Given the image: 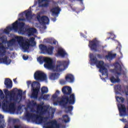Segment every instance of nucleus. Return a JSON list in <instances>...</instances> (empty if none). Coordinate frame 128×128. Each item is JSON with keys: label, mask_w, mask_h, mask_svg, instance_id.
I'll list each match as a JSON object with an SVG mask.
<instances>
[{"label": "nucleus", "mask_w": 128, "mask_h": 128, "mask_svg": "<svg viewBox=\"0 0 128 128\" xmlns=\"http://www.w3.org/2000/svg\"><path fill=\"white\" fill-rule=\"evenodd\" d=\"M72 88L70 86H64L62 88V92L64 94L61 98V101L60 102V106H62L66 110V112H72L74 110V106L68 104H74L76 103V96L74 94H72Z\"/></svg>", "instance_id": "1"}, {"label": "nucleus", "mask_w": 128, "mask_h": 128, "mask_svg": "<svg viewBox=\"0 0 128 128\" xmlns=\"http://www.w3.org/2000/svg\"><path fill=\"white\" fill-rule=\"evenodd\" d=\"M38 60L40 64H42L44 62H45L44 66L48 70H52L56 72H60L64 70V67L62 66L60 61H57L56 64L54 65L52 59L48 57L40 56L38 58Z\"/></svg>", "instance_id": "2"}, {"label": "nucleus", "mask_w": 128, "mask_h": 128, "mask_svg": "<svg viewBox=\"0 0 128 128\" xmlns=\"http://www.w3.org/2000/svg\"><path fill=\"white\" fill-rule=\"evenodd\" d=\"M0 40H2V42H0V56L2 58L6 56V50H8V48L10 46H12L14 44H16V38H12L9 41H8V38L6 36H3L0 38ZM8 46L6 47L4 46V44H6Z\"/></svg>", "instance_id": "3"}, {"label": "nucleus", "mask_w": 128, "mask_h": 128, "mask_svg": "<svg viewBox=\"0 0 128 128\" xmlns=\"http://www.w3.org/2000/svg\"><path fill=\"white\" fill-rule=\"evenodd\" d=\"M16 38L24 52H28L30 50V46H34L36 44V42H34L35 38L34 37L30 38L29 40L27 39L28 41L24 40L22 36H17Z\"/></svg>", "instance_id": "4"}, {"label": "nucleus", "mask_w": 128, "mask_h": 128, "mask_svg": "<svg viewBox=\"0 0 128 128\" xmlns=\"http://www.w3.org/2000/svg\"><path fill=\"white\" fill-rule=\"evenodd\" d=\"M114 69L112 70V72L114 73L115 76H112L110 78V80L112 84H116V82H120V76H126V72L124 71H122V66L120 64L118 63V62H116L114 64Z\"/></svg>", "instance_id": "5"}, {"label": "nucleus", "mask_w": 128, "mask_h": 128, "mask_svg": "<svg viewBox=\"0 0 128 128\" xmlns=\"http://www.w3.org/2000/svg\"><path fill=\"white\" fill-rule=\"evenodd\" d=\"M8 101L6 99H4L2 102V110L4 112H14L16 111V108H14V104L12 103L9 105V106H8Z\"/></svg>", "instance_id": "6"}, {"label": "nucleus", "mask_w": 128, "mask_h": 128, "mask_svg": "<svg viewBox=\"0 0 128 128\" xmlns=\"http://www.w3.org/2000/svg\"><path fill=\"white\" fill-rule=\"evenodd\" d=\"M96 66L98 68H99V71L101 74H102V76H106V78H108V68H106L104 66V62L102 60H98L96 64Z\"/></svg>", "instance_id": "7"}, {"label": "nucleus", "mask_w": 128, "mask_h": 128, "mask_svg": "<svg viewBox=\"0 0 128 128\" xmlns=\"http://www.w3.org/2000/svg\"><path fill=\"white\" fill-rule=\"evenodd\" d=\"M39 48L42 52V54H46L47 52L48 54L52 55L54 54V47L52 46H50L48 48V46H46L43 44H40L39 46Z\"/></svg>", "instance_id": "8"}, {"label": "nucleus", "mask_w": 128, "mask_h": 128, "mask_svg": "<svg viewBox=\"0 0 128 128\" xmlns=\"http://www.w3.org/2000/svg\"><path fill=\"white\" fill-rule=\"evenodd\" d=\"M36 82H34L31 84V86L32 88V93L31 94V98H34V100H38V92H40V88L36 87L34 88V86H36Z\"/></svg>", "instance_id": "9"}, {"label": "nucleus", "mask_w": 128, "mask_h": 128, "mask_svg": "<svg viewBox=\"0 0 128 128\" xmlns=\"http://www.w3.org/2000/svg\"><path fill=\"white\" fill-rule=\"evenodd\" d=\"M34 78L36 80H46V74L41 71H36L34 74Z\"/></svg>", "instance_id": "10"}, {"label": "nucleus", "mask_w": 128, "mask_h": 128, "mask_svg": "<svg viewBox=\"0 0 128 128\" xmlns=\"http://www.w3.org/2000/svg\"><path fill=\"white\" fill-rule=\"evenodd\" d=\"M36 18L40 24H50V19L46 16H42L40 18V14H38Z\"/></svg>", "instance_id": "11"}, {"label": "nucleus", "mask_w": 128, "mask_h": 128, "mask_svg": "<svg viewBox=\"0 0 128 128\" xmlns=\"http://www.w3.org/2000/svg\"><path fill=\"white\" fill-rule=\"evenodd\" d=\"M118 108L120 116H126V105L122 104H118Z\"/></svg>", "instance_id": "12"}, {"label": "nucleus", "mask_w": 128, "mask_h": 128, "mask_svg": "<svg viewBox=\"0 0 128 128\" xmlns=\"http://www.w3.org/2000/svg\"><path fill=\"white\" fill-rule=\"evenodd\" d=\"M18 30V20L16 21L14 23L12 24V26H8L4 30V32L6 34H10L11 30Z\"/></svg>", "instance_id": "13"}, {"label": "nucleus", "mask_w": 128, "mask_h": 128, "mask_svg": "<svg viewBox=\"0 0 128 128\" xmlns=\"http://www.w3.org/2000/svg\"><path fill=\"white\" fill-rule=\"evenodd\" d=\"M13 96L12 93L10 94V100H14V102H18V100L19 98L18 96H20V98H22V90H18V92L17 94V96Z\"/></svg>", "instance_id": "14"}, {"label": "nucleus", "mask_w": 128, "mask_h": 128, "mask_svg": "<svg viewBox=\"0 0 128 128\" xmlns=\"http://www.w3.org/2000/svg\"><path fill=\"white\" fill-rule=\"evenodd\" d=\"M88 46L91 50L94 52H98V41L96 39H94L92 40L89 41Z\"/></svg>", "instance_id": "15"}, {"label": "nucleus", "mask_w": 128, "mask_h": 128, "mask_svg": "<svg viewBox=\"0 0 128 128\" xmlns=\"http://www.w3.org/2000/svg\"><path fill=\"white\" fill-rule=\"evenodd\" d=\"M46 124L49 125L48 128H60V124H58L56 120L46 122Z\"/></svg>", "instance_id": "16"}, {"label": "nucleus", "mask_w": 128, "mask_h": 128, "mask_svg": "<svg viewBox=\"0 0 128 128\" xmlns=\"http://www.w3.org/2000/svg\"><path fill=\"white\" fill-rule=\"evenodd\" d=\"M62 9L60 7H55L50 10L53 16H58V14L60 13Z\"/></svg>", "instance_id": "17"}, {"label": "nucleus", "mask_w": 128, "mask_h": 128, "mask_svg": "<svg viewBox=\"0 0 128 128\" xmlns=\"http://www.w3.org/2000/svg\"><path fill=\"white\" fill-rule=\"evenodd\" d=\"M90 64L91 66H94V64H96L98 62V58H96V56H94V54H90Z\"/></svg>", "instance_id": "18"}, {"label": "nucleus", "mask_w": 128, "mask_h": 128, "mask_svg": "<svg viewBox=\"0 0 128 128\" xmlns=\"http://www.w3.org/2000/svg\"><path fill=\"white\" fill-rule=\"evenodd\" d=\"M4 84L6 88L10 90V88H12V81L9 78H6Z\"/></svg>", "instance_id": "19"}, {"label": "nucleus", "mask_w": 128, "mask_h": 128, "mask_svg": "<svg viewBox=\"0 0 128 128\" xmlns=\"http://www.w3.org/2000/svg\"><path fill=\"white\" fill-rule=\"evenodd\" d=\"M57 54L58 56H61V58H66V56H68V53L62 48L58 50Z\"/></svg>", "instance_id": "20"}, {"label": "nucleus", "mask_w": 128, "mask_h": 128, "mask_svg": "<svg viewBox=\"0 0 128 128\" xmlns=\"http://www.w3.org/2000/svg\"><path fill=\"white\" fill-rule=\"evenodd\" d=\"M44 120H48V118H44L40 115H38L35 122H36V124H42V122H46L44 121Z\"/></svg>", "instance_id": "21"}, {"label": "nucleus", "mask_w": 128, "mask_h": 128, "mask_svg": "<svg viewBox=\"0 0 128 128\" xmlns=\"http://www.w3.org/2000/svg\"><path fill=\"white\" fill-rule=\"evenodd\" d=\"M65 80L68 82H74V77L72 74H68L65 78Z\"/></svg>", "instance_id": "22"}, {"label": "nucleus", "mask_w": 128, "mask_h": 128, "mask_svg": "<svg viewBox=\"0 0 128 128\" xmlns=\"http://www.w3.org/2000/svg\"><path fill=\"white\" fill-rule=\"evenodd\" d=\"M26 32L28 36H34V34H36L37 30L34 28H30L27 29Z\"/></svg>", "instance_id": "23"}, {"label": "nucleus", "mask_w": 128, "mask_h": 128, "mask_svg": "<svg viewBox=\"0 0 128 128\" xmlns=\"http://www.w3.org/2000/svg\"><path fill=\"white\" fill-rule=\"evenodd\" d=\"M25 13L26 20L28 22H30L32 18V10H27L26 11Z\"/></svg>", "instance_id": "24"}, {"label": "nucleus", "mask_w": 128, "mask_h": 128, "mask_svg": "<svg viewBox=\"0 0 128 128\" xmlns=\"http://www.w3.org/2000/svg\"><path fill=\"white\" fill-rule=\"evenodd\" d=\"M44 2H46V3L42 4L41 6H42V8H48V2H50V0H38L39 4Z\"/></svg>", "instance_id": "25"}, {"label": "nucleus", "mask_w": 128, "mask_h": 128, "mask_svg": "<svg viewBox=\"0 0 128 128\" xmlns=\"http://www.w3.org/2000/svg\"><path fill=\"white\" fill-rule=\"evenodd\" d=\"M116 56V54H112L110 52H108V55L105 56V58L108 60H112V58H114Z\"/></svg>", "instance_id": "26"}, {"label": "nucleus", "mask_w": 128, "mask_h": 128, "mask_svg": "<svg viewBox=\"0 0 128 128\" xmlns=\"http://www.w3.org/2000/svg\"><path fill=\"white\" fill-rule=\"evenodd\" d=\"M114 90L116 92V94H120V92H122V86L118 84L116 85L114 87Z\"/></svg>", "instance_id": "27"}, {"label": "nucleus", "mask_w": 128, "mask_h": 128, "mask_svg": "<svg viewBox=\"0 0 128 128\" xmlns=\"http://www.w3.org/2000/svg\"><path fill=\"white\" fill-rule=\"evenodd\" d=\"M59 62H60L61 66H63V69H65L66 66H68L70 64L69 62L68 61H60L59 60Z\"/></svg>", "instance_id": "28"}, {"label": "nucleus", "mask_w": 128, "mask_h": 128, "mask_svg": "<svg viewBox=\"0 0 128 128\" xmlns=\"http://www.w3.org/2000/svg\"><path fill=\"white\" fill-rule=\"evenodd\" d=\"M116 100L118 102H121V104H124L126 101V99L123 97H120L118 96H116Z\"/></svg>", "instance_id": "29"}, {"label": "nucleus", "mask_w": 128, "mask_h": 128, "mask_svg": "<svg viewBox=\"0 0 128 128\" xmlns=\"http://www.w3.org/2000/svg\"><path fill=\"white\" fill-rule=\"evenodd\" d=\"M50 80H54L56 78H58V74L56 73H50L49 76Z\"/></svg>", "instance_id": "30"}, {"label": "nucleus", "mask_w": 128, "mask_h": 128, "mask_svg": "<svg viewBox=\"0 0 128 128\" xmlns=\"http://www.w3.org/2000/svg\"><path fill=\"white\" fill-rule=\"evenodd\" d=\"M48 88L47 87L43 86L41 88L42 94H48Z\"/></svg>", "instance_id": "31"}, {"label": "nucleus", "mask_w": 128, "mask_h": 128, "mask_svg": "<svg viewBox=\"0 0 128 128\" xmlns=\"http://www.w3.org/2000/svg\"><path fill=\"white\" fill-rule=\"evenodd\" d=\"M32 114L30 113V112H27L26 115V118L28 122H30V120H32Z\"/></svg>", "instance_id": "32"}, {"label": "nucleus", "mask_w": 128, "mask_h": 128, "mask_svg": "<svg viewBox=\"0 0 128 128\" xmlns=\"http://www.w3.org/2000/svg\"><path fill=\"white\" fill-rule=\"evenodd\" d=\"M26 24L21 22H18V28H24V26Z\"/></svg>", "instance_id": "33"}, {"label": "nucleus", "mask_w": 128, "mask_h": 128, "mask_svg": "<svg viewBox=\"0 0 128 128\" xmlns=\"http://www.w3.org/2000/svg\"><path fill=\"white\" fill-rule=\"evenodd\" d=\"M4 94L2 90H0V106H2V102L0 100H4Z\"/></svg>", "instance_id": "34"}, {"label": "nucleus", "mask_w": 128, "mask_h": 128, "mask_svg": "<svg viewBox=\"0 0 128 128\" xmlns=\"http://www.w3.org/2000/svg\"><path fill=\"white\" fill-rule=\"evenodd\" d=\"M58 94H60V90H56L55 94L52 96V98H53V100H56V98H58Z\"/></svg>", "instance_id": "35"}, {"label": "nucleus", "mask_w": 128, "mask_h": 128, "mask_svg": "<svg viewBox=\"0 0 128 128\" xmlns=\"http://www.w3.org/2000/svg\"><path fill=\"white\" fill-rule=\"evenodd\" d=\"M64 120V122L66 124V122H68L70 120V117H68V115H64L63 116Z\"/></svg>", "instance_id": "36"}, {"label": "nucleus", "mask_w": 128, "mask_h": 128, "mask_svg": "<svg viewBox=\"0 0 128 128\" xmlns=\"http://www.w3.org/2000/svg\"><path fill=\"white\" fill-rule=\"evenodd\" d=\"M43 108L44 107H42V104H38L37 106V112H42Z\"/></svg>", "instance_id": "37"}, {"label": "nucleus", "mask_w": 128, "mask_h": 128, "mask_svg": "<svg viewBox=\"0 0 128 128\" xmlns=\"http://www.w3.org/2000/svg\"><path fill=\"white\" fill-rule=\"evenodd\" d=\"M38 114H32V117L31 118L32 120V122H35L36 120V118H38Z\"/></svg>", "instance_id": "38"}, {"label": "nucleus", "mask_w": 128, "mask_h": 128, "mask_svg": "<svg viewBox=\"0 0 128 128\" xmlns=\"http://www.w3.org/2000/svg\"><path fill=\"white\" fill-rule=\"evenodd\" d=\"M24 28H19L18 32L21 34H24Z\"/></svg>", "instance_id": "39"}, {"label": "nucleus", "mask_w": 128, "mask_h": 128, "mask_svg": "<svg viewBox=\"0 0 128 128\" xmlns=\"http://www.w3.org/2000/svg\"><path fill=\"white\" fill-rule=\"evenodd\" d=\"M67 82H68V81H66V80H64L63 79L60 80V84H62V85L66 84Z\"/></svg>", "instance_id": "40"}, {"label": "nucleus", "mask_w": 128, "mask_h": 128, "mask_svg": "<svg viewBox=\"0 0 128 128\" xmlns=\"http://www.w3.org/2000/svg\"><path fill=\"white\" fill-rule=\"evenodd\" d=\"M97 58L100 60H102V58H104V55L102 54H97Z\"/></svg>", "instance_id": "41"}, {"label": "nucleus", "mask_w": 128, "mask_h": 128, "mask_svg": "<svg viewBox=\"0 0 128 128\" xmlns=\"http://www.w3.org/2000/svg\"><path fill=\"white\" fill-rule=\"evenodd\" d=\"M50 97L49 94H44L42 96L43 100H48V98Z\"/></svg>", "instance_id": "42"}, {"label": "nucleus", "mask_w": 128, "mask_h": 128, "mask_svg": "<svg viewBox=\"0 0 128 128\" xmlns=\"http://www.w3.org/2000/svg\"><path fill=\"white\" fill-rule=\"evenodd\" d=\"M31 106L34 107L36 106H37L36 102H35L34 100H32L31 102Z\"/></svg>", "instance_id": "43"}, {"label": "nucleus", "mask_w": 128, "mask_h": 128, "mask_svg": "<svg viewBox=\"0 0 128 128\" xmlns=\"http://www.w3.org/2000/svg\"><path fill=\"white\" fill-rule=\"evenodd\" d=\"M62 101V99H60V101H56L54 102V106H58V104H59V106H60V102Z\"/></svg>", "instance_id": "44"}, {"label": "nucleus", "mask_w": 128, "mask_h": 128, "mask_svg": "<svg viewBox=\"0 0 128 128\" xmlns=\"http://www.w3.org/2000/svg\"><path fill=\"white\" fill-rule=\"evenodd\" d=\"M4 92L6 96H8V94H10V91H8V89H4Z\"/></svg>", "instance_id": "45"}, {"label": "nucleus", "mask_w": 128, "mask_h": 128, "mask_svg": "<svg viewBox=\"0 0 128 128\" xmlns=\"http://www.w3.org/2000/svg\"><path fill=\"white\" fill-rule=\"evenodd\" d=\"M26 84H27V86H28V88H30V84H32V81L28 80V81H27Z\"/></svg>", "instance_id": "46"}, {"label": "nucleus", "mask_w": 128, "mask_h": 128, "mask_svg": "<svg viewBox=\"0 0 128 128\" xmlns=\"http://www.w3.org/2000/svg\"><path fill=\"white\" fill-rule=\"evenodd\" d=\"M22 58L24 60H26L28 58V56H25L24 55H23Z\"/></svg>", "instance_id": "47"}, {"label": "nucleus", "mask_w": 128, "mask_h": 128, "mask_svg": "<svg viewBox=\"0 0 128 128\" xmlns=\"http://www.w3.org/2000/svg\"><path fill=\"white\" fill-rule=\"evenodd\" d=\"M18 20H19V22H20V20H22L23 22H26V18H19L18 19Z\"/></svg>", "instance_id": "48"}, {"label": "nucleus", "mask_w": 128, "mask_h": 128, "mask_svg": "<svg viewBox=\"0 0 128 128\" xmlns=\"http://www.w3.org/2000/svg\"><path fill=\"white\" fill-rule=\"evenodd\" d=\"M19 17L20 18H24V13H20L19 14Z\"/></svg>", "instance_id": "49"}, {"label": "nucleus", "mask_w": 128, "mask_h": 128, "mask_svg": "<svg viewBox=\"0 0 128 128\" xmlns=\"http://www.w3.org/2000/svg\"><path fill=\"white\" fill-rule=\"evenodd\" d=\"M14 128H20V125H15Z\"/></svg>", "instance_id": "50"}, {"label": "nucleus", "mask_w": 128, "mask_h": 128, "mask_svg": "<svg viewBox=\"0 0 128 128\" xmlns=\"http://www.w3.org/2000/svg\"><path fill=\"white\" fill-rule=\"evenodd\" d=\"M4 116L0 114V118H3ZM2 123V120H0V124Z\"/></svg>", "instance_id": "51"}, {"label": "nucleus", "mask_w": 128, "mask_h": 128, "mask_svg": "<svg viewBox=\"0 0 128 128\" xmlns=\"http://www.w3.org/2000/svg\"><path fill=\"white\" fill-rule=\"evenodd\" d=\"M13 81L14 82V84H18V82L16 81V78L14 79Z\"/></svg>", "instance_id": "52"}, {"label": "nucleus", "mask_w": 128, "mask_h": 128, "mask_svg": "<svg viewBox=\"0 0 128 128\" xmlns=\"http://www.w3.org/2000/svg\"><path fill=\"white\" fill-rule=\"evenodd\" d=\"M52 21L56 22V18H52Z\"/></svg>", "instance_id": "53"}, {"label": "nucleus", "mask_w": 128, "mask_h": 128, "mask_svg": "<svg viewBox=\"0 0 128 128\" xmlns=\"http://www.w3.org/2000/svg\"><path fill=\"white\" fill-rule=\"evenodd\" d=\"M124 128H128V124H126Z\"/></svg>", "instance_id": "54"}, {"label": "nucleus", "mask_w": 128, "mask_h": 128, "mask_svg": "<svg viewBox=\"0 0 128 128\" xmlns=\"http://www.w3.org/2000/svg\"><path fill=\"white\" fill-rule=\"evenodd\" d=\"M53 44H56V41L54 40V41L53 42Z\"/></svg>", "instance_id": "55"}, {"label": "nucleus", "mask_w": 128, "mask_h": 128, "mask_svg": "<svg viewBox=\"0 0 128 128\" xmlns=\"http://www.w3.org/2000/svg\"><path fill=\"white\" fill-rule=\"evenodd\" d=\"M78 0V2H80L81 3H82V2H84V0Z\"/></svg>", "instance_id": "56"}, {"label": "nucleus", "mask_w": 128, "mask_h": 128, "mask_svg": "<svg viewBox=\"0 0 128 128\" xmlns=\"http://www.w3.org/2000/svg\"><path fill=\"white\" fill-rule=\"evenodd\" d=\"M0 128H4L2 126H0Z\"/></svg>", "instance_id": "57"}, {"label": "nucleus", "mask_w": 128, "mask_h": 128, "mask_svg": "<svg viewBox=\"0 0 128 128\" xmlns=\"http://www.w3.org/2000/svg\"><path fill=\"white\" fill-rule=\"evenodd\" d=\"M122 66H124V64H121Z\"/></svg>", "instance_id": "58"}, {"label": "nucleus", "mask_w": 128, "mask_h": 128, "mask_svg": "<svg viewBox=\"0 0 128 128\" xmlns=\"http://www.w3.org/2000/svg\"><path fill=\"white\" fill-rule=\"evenodd\" d=\"M82 34H81V36H82Z\"/></svg>", "instance_id": "59"}, {"label": "nucleus", "mask_w": 128, "mask_h": 128, "mask_svg": "<svg viewBox=\"0 0 128 128\" xmlns=\"http://www.w3.org/2000/svg\"><path fill=\"white\" fill-rule=\"evenodd\" d=\"M12 92H14V91H12Z\"/></svg>", "instance_id": "60"}, {"label": "nucleus", "mask_w": 128, "mask_h": 128, "mask_svg": "<svg viewBox=\"0 0 128 128\" xmlns=\"http://www.w3.org/2000/svg\"><path fill=\"white\" fill-rule=\"evenodd\" d=\"M110 38H108V40H110Z\"/></svg>", "instance_id": "61"}, {"label": "nucleus", "mask_w": 128, "mask_h": 128, "mask_svg": "<svg viewBox=\"0 0 128 128\" xmlns=\"http://www.w3.org/2000/svg\"><path fill=\"white\" fill-rule=\"evenodd\" d=\"M24 94L26 93V91H24Z\"/></svg>", "instance_id": "62"}]
</instances>
